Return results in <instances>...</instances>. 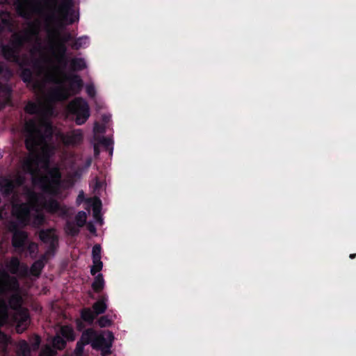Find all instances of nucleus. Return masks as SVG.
<instances>
[{
	"mask_svg": "<svg viewBox=\"0 0 356 356\" xmlns=\"http://www.w3.org/2000/svg\"><path fill=\"white\" fill-rule=\"evenodd\" d=\"M44 259L45 257L42 256L41 259L34 261L31 265L30 270L29 269V272L30 271L31 274L33 276H40L43 268L44 267Z\"/></svg>",
	"mask_w": 356,
	"mask_h": 356,
	"instance_id": "19",
	"label": "nucleus"
},
{
	"mask_svg": "<svg viewBox=\"0 0 356 356\" xmlns=\"http://www.w3.org/2000/svg\"><path fill=\"white\" fill-rule=\"evenodd\" d=\"M79 228L74 222L67 221L65 224V231L68 235L76 236L79 234Z\"/></svg>",
	"mask_w": 356,
	"mask_h": 356,
	"instance_id": "27",
	"label": "nucleus"
},
{
	"mask_svg": "<svg viewBox=\"0 0 356 356\" xmlns=\"http://www.w3.org/2000/svg\"><path fill=\"white\" fill-rule=\"evenodd\" d=\"M2 218V210L0 209V219Z\"/></svg>",
	"mask_w": 356,
	"mask_h": 356,
	"instance_id": "61",
	"label": "nucleus"
},
{
	"mask_svg": "<svg viewBox=\"0 0 356 356\" xmlns=\"http://www.w3.org/2000/svg\"><path fill=\"white\" fill-rule=\"evenodd\" d=\"M18 354L19 356H30L31 348L29 343L25 340L19 343Z\"/></svg>",
	"mask_w": 356,
	"mask_h": 356,
	"instance_id": "31",
	"label": "nucleus"
},
{
	"mask_svg": "<svg viewBox=\"0 0 356 356\" xmlns=\"http://www.w3.org/2000/svg\"><path fill=\"white\" fill-rule=\"evenodd\" d=\"M26 327L22 325L21 323H17L16 326V331L17 333H22L24 331L26 330Z\"/></svg>",
	"mask_w": 356,
	"mask_h": 356,
	"instance_id": "50",
	"label": "nucleus"
},
{
	"mask_svg": "<svg viewBox=\"0 0 356 356\" xmlns=\"http://www.w3.org/2000/svg\"><path fill=\"white\" fill-rule=\"evenodd\" d=\"M43 125L45 126V128L47 130H49L50 131H51L52 127H51V124L50 123L44 122Z\"/></svg>",
	"mask_w": 356,
	"mask_h": 356,
	"instance_id": "56",
	"label": "nucleus"
},
{
	"mask_svg": "<svg viewBox=\"0 0 356 356\" xmlns=\"http://www.w3.org/2000/svg\"><path fill=\"white\" fill-rule=\"evenodd\" d=\"M87 228L90 233L95 234L96 232V227L92 222L87 225Z\"/></svg>",
	"mask_w": 356,
	"mask_h": 356,
	"instance_id": "53",
	"label": "nucleus"
},
{
	"mask_svg": "<svg viewBox=\"0 0 356 356\" xmlns=\"http://www.w3.org/2000/svg\"><path fill=\"white\" fill-rule=\"evenodd\" d=\"M86 345V344L82 341H78L76 345L75 354L78 356H81L83 354L84 346Z\"/></svg>",
	"mask_w": 356,
	"mask_h": 356,
	"instance_id": "42",
	"label": "nucleus"
},
{
	"mask_svg": "<svg viewBox=\"0 0 356 356\" xmlns=\"http://www.w3.org/2000/svg\"><path fill=\"white\" fill-rule=\"evenodd\" d=\"M25 250H26L31 257H34L38 250V245L34 242H29L25 245Z\"/></svg>",
	"mask_w": 356,
	"mask_h": 356,
	"instance_id": "38",
	"label": "nucleus"
},
{
	"mask_svg": "<svg viewBox=\"0 0 356 356\" xmlns=\"http://www.w3.org/2000/svg\"><path fill=\"white\" fill-rule=\"evenodd\" d=\"M3 275H4L5 276H6V277H8V274H7V273H3Z\"/></svg>",
	"mask_w": 356,
	"mask_h": 356,
	"instance_id": "62",
	"label": "nucleus"
},
{
	"mask_svg": "<svg viewBox=\"0 0 356 356\" xmlns=\"http://www.w3.org/2000/svg\"><path fill=\"white\" fill-rule=\"evenodd\" d=\"M22 35L26 38L27 42H29L33 38L38 37L39 35L38 24L35 22H30L28 29L23 32Z\"/></svg>",
	"mask_w": 356,
	"mask_h": 356,
	"instance_id": "14",
	"label": "nucleus"
},
{
	"mask_svg": "<svg viewBox=\"0 0 356 356\" xmlns=\"http://www.w3.org/2000/svg\"><path fill=\"white\" fill-rule=\"evenodd\" d=\"M29 197L32 200H34V201H37L38 200V194L34 192V191H31L29 192Z\"/></svg>",
	"mask_w": 356,
	"mask_h": 356,
	"instance_id": "52",
	"label": "nucleus"
},
{
	"mask_svg": "<svg viewBox=\"0 0 356 356\" xmlns=\"http://www.w3.org/2000/svg\"><path fill=\"white\" fill-rule=\"evenodd\" d=\"M21 69L20 76L22 81L26 83H32L34 81L33 71L28 67H24L21 62L17 63Z\"/></svg>",
	"mask_w": 356,
	"mask_h": 356,
	"instance_id": "16",
	"label": "nucleus"
},
{
	"mask_svg": "<svg viewBox=\"0 0 356 356\" xmlns=\"http://www.w3.org/2000/svg\"><path fill=\"white\" fill-rule=\"evenodd\" d=\"M69 113L75 117L76 124H83L90 117V108L88 102L82 97H76L67 106Z\"/></svg>",
	"mask_w": 356,
	"mask_h": 356,
	"instance_id": "3",
	"label": "nucleus"
},
{
	"mask_svg": "<svg viewBox=\"0 0 356 356\" xmlns=\"http://www.w3.org/2000/svg\"><path fill=\"white\" fill-rule=\"evenodd\" d=\"M101 251H102V248L99 244H95L92 247V260H101Z\"/></svg>",
	"mask_w": 356,
	"mask_h": 356,
	"instance_id": "39",
	"label": "nucleus"
},
{
	"mask_svg": "<svg viewBox=\"0 0 356 356\" xmlns=\"http://www.w3.org/2000/svg\"><path fill=\"white\" fill-rule=\"evenodd\" d=\"M96 315L89 307H85L81 310V318L83 321L92 325L96 318Z\"/></svg>",
	"mask_w": 356,
	"mask_h": 356,
	"instance_id": "20",
	"label": "nucleus"
},
{
	"mask_svg": "<svg viewBox=\"0 0 356 356\" xmlns=\"http://www.w3.org/2000/svg\"><path fill=\"white\" fill-rule=\"evenodd\" d=\"M19 227H21V226L17 221H11L8 225V229L13 234L19 232H22L23 230L20 229Z\"/></svg>",
	"mask_w": 356,
	"mask_h": 356,
	"instance_id": "41",
	"label": "nucleus"
},
{
	"mask_svg": "<svg viewBox=\"0 0 356 356\" xmlns=\"http://www.w3.org/2000/svg\"><path fill=\"white\" fill-rule=\"evenodd\" d=\"M26 42H27V41L26 40V38L24 37L22 33H15L13 34L9 44L12 45V47L20 51L21 49L23 47Z\"/></svg>",
	"mask_w": 356,
	"mask_h": 356,
	"instance_id": "15",
	"label": "nucleus"
},
{
	"mask_svg": "<svg viewBox=\"0 0 356 356\" xmlns=\"http://www.w3.org/2000/svg\"><path fill=\"white\" fill-rule=\"evenodd\" d=\"M76 329L78 331L81 332L85 328V324L81 319H77L76 321Z\"/></svg>",
	"mask_w": 356,
	"mask_h": 356,
	"instance_id": "47",
	"label": "nucleus"
},
{
	"mask_svg": "<svg viewBox=\"0 0 356 356\" xmlns=\"http://www.w3.org/2000/svg\"><path fill=\"white\" fill-rule=\"evenodd\" d=\"M8 305L6 302L0 299V320L2 321H5L8 316Z\"/></svg>",
	"mask_w": 356,
	"mask_h": 356,
	"instance_id": "32",
	"label": "nucleus"
},
{
	"mask_svg": "<svg viewBox=\"0 0 356 356\" xmlns=\"http://www.w3.org/2000/svg\"><path fill=\"white\" fill-rule=\"evenodd\" d=\"M6 268L13 275L19 274L22 277H26L29 275V267L26 264H22L17 257H11L6 264Z\"/></svg>",
	"mask_w": 356,
	"mask_h": 356,
	"instance_id": "10",
	"label": "nucleus"
},
{
	"mask_svg": "<svg viewBox=\"0 0 356 356\" xmlns=\"http://www.w3.org/2000/svg\"><path fill=\"white\" fill-rule=\"evenodd\" d=\"M86 90L88 95L90 97H94L96 95V90L95 86L92 84L87 85Z\"/></svg>",
	"mask_w": 356,
	"mask_h": 356,
	"instance_id": "43",
	"label": "nucleus"
},
{
	"mask_svg": "<svg viewBox=\"0 0 356 356\" xmlns=\"http://www.w3.org/2000/svg\"><path fill=\"white\" fill-rule=\"evenodd\" d=\"M28 134L25 140V146L33 156L29 157L24 162L25 170L33 176V183L39 184L42 191L52 196H58L60 193L62 174L58 166H49L48 155L42 158L36 154L37 149L44 140L38 122L33 119L25 124Z\"/></svg>",
	"mask_w": 356,
	"mask_h": 356,
	"instance_id": "1",
	"label": "nucleus"
},
{
	"mask_svg": "<svg viewBox=\"0 0 356 356\" xmlns=\"http://www.w3.org/2000/svg\"><path fill=\"white\" fill-rule=\"evenodd\" d=\"M70 70L79 72L87 67L86 63L83 58H73L70 60Z\"/></svg>",
	"mask_w": 356,
	"mask_h": 356,
	"instance_id": "17",
	"label": "nucleus"
},
{
	"mask_svg": "<svg viewBox=\"0 0 356 356\" xmlns=\"http://www.w3.org/2000/svg\"><path fill=\"white\" fill-rule=\"evenodd\" d=\"M93 265L90 268L92 275H95L98 272L101 271L103 267V263L101 260H92Z\"/></svg>",
	"mask_w": 356,
	"mask_h": 356,
	"instance_id": "36",
	"label": "nucleus"
},
{
	"mask_svg": "<svg viewBox=\"0 0 356 356\" xmlns=\"http://www.w3.org/2000/svg\"><path fill=\"white\" fill-rule=\"evenodd\" d=\"M52 344L54 348L61 350L65 348L67 343L63 337L56 334L52 340Z\"/></svg>",
	"mask_w": 356,
	"mask_h": 356,
	"instance_id": "30",
	"label": "nucleus"
},
{
	"mask_svg": "<svg viewBox=\"0 0 356 356\" xmlns=\"http://www.w3.org/2000/svg\"><path fill=\"white\" fill-rule=\"evenodd\" d=\"M65 81L68 83V88L59 87L51 90L48 99L51 102H61L66 100L70 95H79L83 87V81L76 74H63Z\"/></svg>",
	"mask_w": 356,
	"mask_h": 356,
	"instance_id": "2",
	"label": "nucleus"
},
{
	"mask_svg": "<svg viewBox=\"0 0 356 356\" xmlns=\"http://www.w3.org/2000/svg\"><path fill=\"white\" fill-rule=\"evenodd\" d=\"M87 215L83 211H79L75 216L76 225L79 227H82L86 222Z\"/></svg>",
	"mask_w": 356,
	"mask_h": 356,
	"instance_id": "33",
	"label": "nucleus"
},
{
	"mask_svg": "<svg viewBox=\"0 0 356 356\" xmlns=\"http://www.w3.org/2000/svg\"><path fill=\"white\" fill-rule=\"evenodd\" d=\"M97 323L100 327H106L111 325L112 321L108 317V316H103L98 319Z\"/></svg>",
	"mask_w": 356,
	"mask_h": 356,
	"instance_id": "40",
	"label": "nucleus"
},
{
	"mask_svg": "<svg viewBox=\"0 0 356 356\" xmlns=\"http://www.w3.org/2000/svg\"><path fill=\"white\" fill-rule=\"evenodd\" d=\"M355 257H356V254H350V259H354Z\"/></svg>",
	"mask_w": 356,
	"mask_h": 356,
	"instance_id": "59",
	"label": "nucleus"
},
{
	"mask_svg": "<svg viewBox=\"0 0 356 356\" xmlns=\"http://www.w3.org/2000/svg\"><path fill=\"white\" fill-rule=\"evenodd\" d=\"M40 108L38 104L29 101L25 106L24 111L28 114L35 115L39 113Z\"/></svg>",
	"mask_w": 356,
	"mask_h": 356,
	"instance_id": "29",
	"label": "nucleus"
},
{
	"mask_svg": "<svg viewBox=\"0 0 356 356\" xmlns=\"http://www.w3.org/2000/svg\"><path fill=\"white\" fill-rule=\"evenodd\" d=\"M38 65V62L35 63V66L36 67Z\"/></svg>",
	"mask_w": 356,
	"mask_h": 356,
	"instance_id": "64",
	"label": "nucleus"
},
{
	"mask_svg": "<svg viewBox=\"0 0 356 356\" xmlns=\"http://www.w3.org/2000/svg\"><path fill=\"white\" fill-rule=\"evenodd\" d=\"M11 280H12L11 285H12L13 289L18 290L19 283H18V281L17 280V279L15 277H12Z\"/></svg>",
	"mask_w": 356,
	"mask_h": 356,
	"instance_id": "51",
	"label": "nucleus"
},
{
	"mask_svg": "<svg viewBox=\"0 0 356 356\" xmlns=\"http://www.w3.org/2000/svg\"><path fill=\"white\" fill-rule=\"evenodd\" d=\"M67 48L64 42H58L56 44L57 56L62 57L63 58L67 55Z\"/></svg>",
	"mask_w": 356,
	"mask_h": 356,
	"instance_id": "35",
	"label": "nucleus"
},
{
	"mask_svg": "<svg viewBox=\"0 0 356 356\" xmlns=\"http://www.w3.org/2000/svg\"><path fill=\"white\" fill-rule=\"evenodd\" d=\"M88 44V38L87 36H82L76 38L71 44L72 49L79 50L81 47H85Z\"/></svg>",
	"mask_w": 356,
	"mask_h": 356,
	"instance_id": "26",
	"label": "nucleus"
},
{
	"mask_svg": "<svg viewBox=\"0 0 356 356\" xmlns=\"http://www.w3.org/2000/svg\"><path fill=\"white\" fill-rule=\"evenodd\" d=\"M44 209L49 213L58 214L61 217L68 215V209L65 205L60 204L56 200L49 198L43 203Z\"/></svg>",
	"mask_w": 356,
	"mask_h": 356,
	"instance_id": "8",
	"label": "nucleus"
},
{
	"mask_svg": "<svg viewBox=\"0 0 356 356\" xmlns=\"http://www.w3.org/2000/svg\"><path fill=\"white\" fill-rule=\"evenodd\" d=\"M60 334L63 338L68 341H74L75 334L73 328L70 325H63L60 327Z\"/></svg>",
	"mask_w": 356,
	"mask_h": 356,
	"instance_id": "24",
	"label": "nucleus"
},
{
	"mask_svg": "<svg viewBox=\"0 0 356 356\" xmlns=\"http://www.w3.org/2000/svg\"><path fill=\"white\" fill-rule=\"evenodd\" d=\"M40 343V337L37 336L34 343H33V347L34 350H37L39 348Z\"/></svg>",
	"mask_w": 356,
	"mask_h": 356,
	"instance_id": "54",
	"label": "nucleus"
},
{
	"mask_svg": "<svg viewBox=\"0 0 356 356\" xmlns=\"http://www.w3.org/2000/svg\"><path fill=\"white\" fill-rule=\"evenodd\" d=\"M57 60L58 63L63 67V68L66 67L67 64L68 63L67 55H65V57H64L63 58H62V57L57 56Z\"/></svg>",
	"mask_w": 356,
	"mask_h": 356,
	"instance_id": "46",
	"label": "nucleus"
},
{
	"mask_svg": "<svg viewBox=\"0 0 356 356\" xmlns=\"http://www.w3.org/2000/svg\"><path fill=\"white\" fill-rule=\"evenodd\" d=\"M15 5L17 15L24 19H31L35 12L33 3L29 0H17Z\"/></svg>",
	"mask_w": 356,
	"mask_h": 356,
	"instance_id": "9",
	"label": "nucleus"
},
{
	"mask_svg": "<svg viewBox=\"0 0 356 356\" xmlns=\"http://www.w3.org/2000/svg\"><path fill=\"white\" fill-rule=\"evenodd\" d=\"M85 200L84 193L81 191L76 197V204H80Z\"/></svg>",
	"mask_w": 356,
	"mask_h": 356,
	"instance_id": "49",
	"label": "nucleus"
},
{
	"mask_svg": "<svg viewBox=\"0 0 356 356\" xmlns=\"http://www.w3.org/2000/svg\"><path fill=\"white\" fill-rule=\"evenodd\" d=\"M9 307L15 311H21L22 305V298L19 293H15L10 297L8 300Z\"/></svg>",
	"mask_w": 356,
	"mask_h": 356,
	"instance_id": "18",
	"label": "nucleus"
},
{
	"mask_svg": "<svg viewBox=\"0 0 356 356\" xmlns=\"http://www.w3.org/2000/svg\"><path fill=\"white\" fill-rule=\"evenodd\" d=\"M94 154L95 156H97L99 154V149L97 145H94Z\"/></svg>",
	"mask_w": 356,
	"mask_h": 356,
	"instance_id": "58",
	"label": "nucleus"
},
{
	"mask_svg": "<svg viewBox=\"0 0 356 356\" xmlns=\"http://www.w3.org/2000/svg\"><path fill=\"white\" fill-rule=\"evenodd\" d=\"M73 37L71 33H67L64 35L60 38L59 42H64L66 44L67 42L72 40Z\"/></svg>",
	"mask_w": 356,
	"mask_h": 356,
	"instance_id": "44",
	"label": "nucleus"
},
{
	"mask_svg": "<svg viewBox=\"0 0 356 356\" xmlns=\"http://www.w3.org/2000/svg\"><path fill=\"white\" fill-rule=\"evenodd\" d=\"M61 3L56 9L57 13L60 17L63 22H67L69 24H74L79 19L78 17L74 16V10H73V0H61Z\"/></svg>",
	"mask_w": 356,
	"mask_h": 356,
	"instance_id": "5",
	"label": "nucleus"
},
{
	"mask_svg": "<svg viewBox=\"0 0 356 356\" xmlns=\"http://www.w3.org/2000/svg\"><path fill=\"white\" fill-rule=\"evenodd\" d=\"M19 312V320L17 322V323H21L22 325L28 327L29 321L30 318L29 314L27 312V310L22 309Z\"/></svg>",
	"mask_w": 356,
	"mask_h": 356,
	"instance_id": "34",
	"label": "nucleus"
},
{
	"mask_svg": "<svg viewBox=\"0 0 356 356\" xmlns=\"http://www.w3.org/2000/svg\"><path fill=\"white\" fill-rule=\"evenodd\" d=\"M15 185L13 181L7 179L6 183L1 187L2 194L4 196L10 195L15 190Z\"/></svg>",
	"mask_w": 356,
	"mask_h": 356,
	"instance_id": "28",
	"label": "nucleus"
},
{
	"mask_svg": "<svg viewBox=\"0 0 356 356\" xmlns=\"http://www.w3.org/2000/svg\"><path fill=\"white\" fill-rule=\"evenodd\" d=\"M31 207L29 203H15L12 206V214L21 226L25 227L31 222Z\"/></svg>",
	"mask_w": 356,
	"mask_h": 356,
	"instance_id": "4",
	"label": "nucleus"
},
{
	"mask_svg": "<svg viewBox=\"0 0 356 356\" xmlns=\"http://www.w3.org/2000/svg\"><path fill=\"white\" fill-rule=\"evenodd\" d=\"M24 182V179L22 177H18L16 179V183L18 186H21Z\"/></svg>",
	"mask_w": 356,
	"mask_h": 356,
	"instance_id": "57",
	"label": "nucleus"
},
{
	"mask_svg": "<svg viewBox=\"0 0 356 356\" xmlns=\"http://www.w3.org/2000/svg\"><path fill=\"white\" fill-rule=\"evenodd\" d=\"M114 337L111 332H108L107 340L104 335H97L95 340L92 343V348L95 350H100L102 356H107L111 354V347Z\"/></svg>",
	"mask_w": 356,
	"mask_h": 356,
	"instance_id": "6",
	"label": "nucleus"
},
{
	"mask_svg": "<svg viewBox=\"0 0 356 356\" xmlns=\"http://www.w3.org/2000/svg\"><path fill=\"white\" fill-rule=\"evenodd\" d=\"M48 78H49V80L50 81H52V82H54V83H59V81L56 79V77L52 75V74H50L48 76Z\"/></svg>",
	"mask_w": 356,
	"mask_h": 356,
	"instance_id": "55",
	"label": "nucleus"
},
{
	"mask_svg": "<svg viewBox=\"0 0 356 356\" xmlns=\"http://www.w3.org/2000/svg\"><path fill=\"white\" fill-rule=\"evenodd\" d=\"M29 239L28 233L25 231L19 232L13 234L12 245L21 252L25 250V245Z\"/></svg>",
	"mask_w": 356,
	"mask_h": 356,
	"instance_id": "12",
	"label": "nucleus"
},
{
	"mask_svg": "<svg viewBox=\"0 0 356 356\" xmlns=\"http://www.w3.org/2000/svg\"><path fill=\"white\" fill-rule=\"evenodd\" d=\"M110 153H111V154H112V153H113V148H112V147H111V152H110Z\"/></svg>",
	"mask_w": 356,
	"mask_h": 356,
	"instance_id": "63",
	"label": "nucleus"
},
{
	"mask_svg": "<svg viewBox=\"0 0 356 356\" xmlns=\"http://www.w3.org/2000/svg\"><path fill=\"white\" fill-rule=\"evenodd\" d=\"M106 301V298L105 297H102L93 304L92 309L96 316L102 314L106 312L107 309Z\"/></svg>",
	"mask_w": 356,
	"mask_h": 356,
	"instance_id": "22",
	"label": "nucleus"
},
{
	"mask_svg": "<svg viewBox=\"0 0 356 356\" xmlns=\"http://www.w3.org/2000/svg\"><path fill=\"white\" fill-rule=\"evenodd\" d=\"M44 222V216L43 214L39 213L34 216L32 220V225L38 228L43 225Z\"/></svg>",
	"mask_w": 356,
	"mask_h": 356,
	"instance_id": "37",
	"label": "nucleus"
},
{
	"mask_svg": "<svg viewBox=\"0 0 356 356\" xmlns=\"http://www.w3.org/2000/svg\"><path fill=\"white\" fill-rule=\"evenodd\" d=\"M63 143L67 145H76L83 140V134L81 130L73 131L72 133L64 136Z\"/></svg>",
	"mask_w": 356,
	"mask_h": 356,
	"instance_id": "13",
	"label": "nucleus"
},
{
	"mask_svg": "<svg viewBox=\"0 0 356 356\" xmlns=\"http://www.w3.org/2000/svg\"><path fill=\"white\" fill-rule=\"evenodd\" d=\"M99 143L106 148H109L112 145V140L106 137H102L100 139Z\"/></svg>",
	"mask_w": 356,
	"mask_h": 356,
	"instance_id": "45",
	"label": "nucleus"
},
{
	"mask_svg": "<svg viewBox=\"0 0 356 356\" xmlns=\"http://www.w3.org/2000/svg\"><path fill=\"white\" fill-rule=\"evenodd\" d=\"M97 333L92 328H88L85 330L81 334L80 340L84 342L86 344H91L97 337Z\"/></svg>",
	"mask_w": 356,
	"mask_h": 356,
	"instance_id": "21",
	"label": "nucleus"
},
{
	"mask_svg": "<svg viewBox=\"0 0 356 356\" xmlns=\"http://www.w3.org/2000/svg\"><path fill=\"white\" fill-rule=\"evenodd\" d=\"M40 241L49 245L47 252L54 254L57 249L58 238L52 229H42L38 233Z\"/></svg>",
	"mask_w": 356,
	"mask_h": 356,
	"instance_id": "7",
	"label": "nucleus"
},
{
	"mask_svg": "<svg viewBox=\"0 0 356 356\" xmlns=\"http://www.w3.org/2000/svg\"><path fill=\"white\" fill-rule=\"evenodd\" d=\"M3 32V27L0 24V34Z\"/></svg>",
	"mask_w": 356,
	"mask_h": 356,
	"instance_id": "60",
	"label": "nucleus"
},
{
	"mask_svg": "<svg viewBox=\"0 0 356 356\" xmlns=\"http://www.w3.org/2000/svg\"><path fill=\"white\" fill-rule=\"evenodd\" d=\"M105 131V129L103 126L99 125L98 123H95L94 126V132L102 134Z\"/></svg>",
	"mask_w": 356,
	"mask_h": 356,
	"instance_id": "48",
	"label": "nucleus"
},
{
	"mask_svg": "<svg viewBox=\"0 0 356 356\" xmlns=\"http://www.w3.org/2000/svg\"><path fill=\"white\" fill-rule=\"evenodd\" d=\"M104 287V280L102 274H98L92 284V288L96 293L101 292Z\"/></svg>",
	"mask_w": 356,
	"mask_h": 356,
	"instance_id": "25",
	"label": "nucleus"
},
{
	"mask_svg": "<svg viewBox=\"0 0 356 356\" xmlns=\"http://www.w3.org/2000/svg\"><path fill=\"white\" fill-rule=\"evenodd\" d=\"M1 53L6 60L16 64L19 63V51L12 47V45H10L9 44H3L1 46Z\"/></svg>",
	"mask_w": 356,
	"mask_h": 356,
	"instance_id": "11",
	"label": "nucleus"
},
{
	"mask_svg": "<svg viewBox=\"0 0 356 356\" xmlns=\"http://www.w3.org/2000/svg\"><path fill=\"white\" fill-rule=\"evenodd\" d=\"M0 24L3 27V31L4 28H10L13 26L10 15L8 12L0 11Z\"/></svg>",
	"mask_w": 356,
	"mask_h": 356,
	"instance_id": "23",
	"label": "nucleus"
}]
</instances>
